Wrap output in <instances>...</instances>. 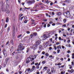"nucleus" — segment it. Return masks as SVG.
Instances as JSON below:
<instances>
[{
	"instance_id": "nucleus-25",
	"label": "nucleus",
	"mask_w": 74,
	"mask_h": 74,
	"mask_svg": "<svg viewBox=\"0 0 74 74\" xmlns=\"http://www.w3.org/2000/svg\"><path fill=\"white\" fill-rule=\"evenodd\" d=\"M64 73H65V71H62L61 72V74H64Z\"/></svg>"
},
{
	"instance_id": "nucleus-39",
	"label": "nucleus",
	"mask_w": 74,
	"mask_h": 74,
	"mask_svg": "<svg viewBox=\"0 0 74 74\" xmlns=\"http://www.w3.org/2000/svg\"><path fill=\"white\" fill-rule=\"evenodd\" d=\"M47 68H48V67H44V68H43V70H44V69H47Z\"/></svg>"
},
{
	"instance_id": "nucleus-37",
	"label": "nucleus",
	"mask_w": 74,
	"mask_h": 74,
	"mask_svg": "<svg viewBox=\"0 0 74 74\" xmlns=\"http://www.w3.org/2000/svg\"><path fill=\"white\" fill-rule=\"evenodd\" d=\"M50 71V69H48L47 71V73H49V72Z\"/></svg>"
},
{
	"instance_id": "nucleus-15",
	"label": "nucleus",
	"mask_w": 74,
	"mask_h": 74,
	"mask_svg": "<svg viewBox=\"0 0 74 74\" xmlns=\"http://www.w3.org/2000/svg\"><path fill=\"white\" fill-rule=\"evenodd\" d=\"M27 3L28 4H32V3L31 2V1H27Z\"/></svg>"
},
{
	"instance_id": "nucleus-64",
	"label": "nucleus",
	"mask_w": 74,
	"mask_h": 74,
	"mask_svg": "<svg viewBox=\"0 0 74 74\" xmlns=\"http://www.w3.org/2000/svg\"><path fill=\"white\" fill-rule=\"evenodd\" d=\"M52 26H55V24L53 23V24H52Z\"/></svg>"
},
{
	"instance_id": "nucleus-51",
	"label": "nucleus",
	"mask_w": 74,
	"mask_h": 74,
	"mask_svg": "<svg viewBox=\"0 0 74 74\" xmlns=\"http://www.w3.org/2000/svg\"><path fill=\"white\" fill-rule=\"evenodd\" d=\"M8 43H9V41H8L6 43V45H8Z\"/></svg>"
},
{
	"instance_id": "nucleus-57",
	"label": "nucleus",
	"mask_w": 74,
	"mask_h": 74,
	"mask_svg": "<svg viewBox=\"0 0 74 74\" xmlns=\"http://www.w3.org/2000/svg\"><path fill=\"white\" fill-rule=\"evenodd\" d=\"M53 22H52V21H50V22H49V23L50 24H52Z\"/></svg>"
},
{
	"instance_id": "nucleus-35",
	"label": "nucleus",
	"mask_w": 74,
	"mask_h": 74,
	"mask_svg": "<svg viewBox=\"0 0 74 74\" xmlns=\"http://www.w3.org/2000/svg\"><path fill=\"white\" fill-rule=\"evenodd\" d=\"M10 27H9L8 28V31H10Z\"/></svg>"
},
{
	"instance_id": "nucleus-33",
	"label": "nucleus",
	"mask_w": 74,
	"mask_h": 74,
	"mask_svg": "<svg viewBox=\"0 0 74 74\" xmlns=\"http://www.w3.org/2000/svg\"><path fill=\"white\" fill-rule=\"evenodd\" d=\"M66 19H64L63 20V22L64 23H66Z\"/></svg>"
},
{
	"instance_id": "nucleus-20",
	"label": "nucleus",
	"mask_w": 74,
	"mask_h": 74,
	"mask_svg": "<svg viewBox=\"0 0 74 74\" xmlns=\"http://www.w3.org/2000/svg\"><path fill=\"white\" fill-rule=\"evenodd\" d=\"M73 7L71 6V7H69L70 10H73Z\"/></svg>"
},
{
	"instance_id": "nucleus-22",
	"label": "nucleus",
	"mask_w": 74,
	"mask_h": 74,
	"mask_svg": "<svg viewBox=\"0 0 74 74\" xmlns=\"http://www.w3.org/2000/svg\"><path fill=\"white\" fill-rule=\"evenodd\" d=\"M32 69H34V70H32V71H34V70H35V66H32Z\"/></svg>"
},
{
	"instance_id": "nucleus-56",
	"label": "nucleus",
	"mask_w": 74,
	"mask_h": 74,
	"mask_svg": "<svg viewBox=\"0 0 74 74\" xmlns=\"http://www.w3.org/2000/svg\"><path fill=\"white\" fill-rule=\"evenodd\" d=\"M42 54H43V55H44V54H45V52L44 51H43L42 53Z\"/></svg>"
},
{
	"instance_id": "nucleus-31",
	"label": "nucleus",
	"mask_w": 74,
	"mask_h": 74,
	"mask_svg": "<svg viewBox=\"0 0 74 74\" xmlns=\"http://www.w3.org/2000/svg\"><path fill=\"white\" fill-rule=\"evenodd\" d=\"M66 46L67 47H71V45H70V44H69V45H66Z\"/></svg>"
},
{
	"instance_id": "nucleus-17",
	"label": "nucleus",
	"mask_w": 74,
	"mask_h": 74,
	"mask_svg": "<svg viewBox=\"0 0 74 74\" xmlns=\"http://www.w3.org/2000/svg\"><path fill=\"white\" fill-rule=\"evenodd\" d=\"M37 5L36 4L35 5V6L33 8V9H36V8H37Z\"/></svg>"
},
{
	"instance_id": "nucleus-63",
	"label": "nucleus",
	"mask_w": 74,
	"mask_h": 74,
	"mask_svg": "<svg viewBox=\"0 0 74 74\" xmlns=\"http://www.w3.org/2000/svg\"><path fill=\"white\" fill-rule=\"evenodd\" d=\"M39 48H42V46L41 45H40Z\"/></svg>"
},
{
	"instance_id": "nucleus-29",
	"label": "nucleus",
	"mask_w": 74,
	"mask_h": 74,
	"mask_svg": "<svg viewBox=\"0 0 74 74\" xmlns=\"http://www.w3.org/2000/svg\"><path fill=\"white\" fill-rule=\"evenodd\" d=\"M11 42L12 44L13 45H14V41H13V40H11Z\"/></svg>"
},
{
	"instance_id": "nucleus-14",
	"label": "nucleus",
	"mask_w": 74,
	"mask_h": 74,
	"mask_svg": "<svg viewBox=\"0 0 74 74\" xmlns=\"http://www.w3.org/2000/svg\"><path fill=\"white\" fill-rule=\"evenodd\" d=\"M9 59L10 58H8L5 59V61L6 63H7V62H8V60H9Z\"/></svg>"
},
{
	"instance_id": "nucleus-3",
	"label": "nucleus",
	"mask_w": 74,
	"mask_h": 74,
	"mask_svg": "<svg viewBox=\"0 0 74 74\" xmlns=\"http://www.w3.org/2000/svg\"><path fill=\"white\" fill-rule=\"evenodd\" d=\"M32 59V58H31L30 57H28L27 58V59L26 60V63H29L31 61V60Z\"/></svg>"
},
{
	"instance_id": "nucleus-8",
	"label": "nucleus",
	"mask_w": 74,
	"mask_h": 74,
	"mask_svg": "<svg viewBox=\"0 0 74 74\" xmlns=\"http://www.w3.org/2000/svg\"><path fill=\"white\" fill-rule=\"evenodd\" d=\"M41 43V42L39 40L36 42V44L38 45H40V44Z\"/></svg>"
},
{
	"instance_id": "nucleus-40",
	"label": "nucleus",
	"mask_w": 74,
	"mask_h": 74,
	"mask_svg": "<svg viewBox=\"0 0 74 74\" xmlns=\"http://www.w3.org/2000/svg\"><path fill=\"white\" fill-rule=\"evenodd\" d=\"M60 49H58L57 50V53H59V52H60Z\"/></svg>"
},
{
	"instance_id": "nucleus-48",
	"label": "nucleus",
	"mask_w": 74,
	"mask_h": 74,
	"mask_svg": "<svg viewBox=\"0 0 74 74\" xmlns=\"http://www.w3.org/2000/svg\"><path fill=\"white\" fill-rule=\"evenodd\" d=\"M52 14L53 15H55V13H54V12H52Z\"/></svg>"
},
{
	"instance_id": "nucleus-43",
	"label": "nucleus",
	"mask_w": 74,
	"mask_h": 74,
	"mask_svg": "<svg viewBox=\"0 0 74 74\" xmlns=\"http://www.w3.org/2000/svg\"><path fill=\"white\" fill-rule=\"evenodd\" d=\"M62 65V63H59L57 64V65H58V66H59V65Z\"/></svg>"
},
{
	"instance_id": "nucleus-12",
	"label": "nucleus",
	"mask_w": 74,
	"mask_h": 74,
	"mask_svg": "<svg viewBox=\"0 0 74 74\" xmlns=\"http://www.w3.org/2000/svg\"><path fill=\"white\" fill-rule=\"evenodd\" d=\"M57 15H61V12H60L57 13Z\"/></svg>"
},
{
	"instance_id": "nucleus-54",
	"label": "nucleus",
	"mask_w": 74,
	"mask_h": 74,
	"mask_svg": "<svg viewBox=\"0 0 74 74\" xmlns=\"http://www.w3.org/2000/svg\"><path fill=\"white\" fill-rule=\"evenodd\" d=\"M46 16H48V13H46Z\"/></svg>"
},
{
	"instance_id": "nucleus-44",
	"label": "nucleus",
	"mask_w": 74,
	"mask_h": 74,
	"mask_svg": "<svg viewBox=\"0 0 74 74\" xmlns=\"http://www.w3.org/2000/svg\"><path fill=\"white\" fill-rule=\"evenodd\" d=\"M70 42V40H68L67 41V42H68V43H69Z\"/></svg>"
},
{
	"instance_id": "nucleus-38",
	"label": "nucleus",
	"mask_w": 74,
	"mask_h": 74,
	"mask_svg": "<svg viewBox=\"0 0 74 74\" xmlns=\"http://www.w3.org/2000/svg\"><path fill=\"white\" fill-rule=\"evenodd\" d=\"M19 58V57H18V56H16V59H18Z\"/></svg>"
},
{
	"instance_id": "nucleus-13",
	"label": "nucleus",
	"mask_w": 74,
	"mask_h": 74,
	"mask_svg": "<svg viewBox=\"0 0 74 74\" xmlns=\"http://www.w3.org/2000/svg\"><path fill=\"white\" fill-rule=\"evenodd\" d=\"M65 14H66V15H67V14H70V13L69 12H65L64 13ZM69 17H70V14H69Z\"/></svg>"
},
{
	"instance_id": "nucleus-61",
	"label": "nucleus",
	"mask_w": 74,
	"mask_h": 74,
	"mask_svg": "<svg viewBox=\"0 0 74 74\" xmlns=\"http://www.w3.org/2000/svg\"><path fill=\"white\" fill-rule=\"evenodd\" d=\"M24 23H27V21L26 20H25L24 21Z\"/></svg>"
},
{
	"instance_id": "nucleus-59",
	"label": "nucleus",
	"mask_w": 74,
	"mask_h": 74,
	"mask_svg": "<svg viewBox=\"0 0 74 74\" xmlns=\"http://www.w3.org/2000/svg\"><path fill=\"white\" fill-rule=\"evenodd\" d=\"M62 49H64V46H62Z\"/></svg>"
},
{
	"instance_id": "nucleus-46",
	"label": "nucleus",
	"mask_w": 74,
	"mask_h": 74,
	"mask_svg": "<svg viewBox=\"0 0 74 74\" xmlns=\"http://www.w3.org/2000/svg\"><path fill=\"white\" fill-rule=\"evenodd\" d=\"M5 51H6V50H5V49H4L3 50V52H5Z\"/></svg>"
},
{
	"instance_id": "nucleus-26",
	"label": "nucleus",
	"mask_w": 74,
	"mask_h": 74,
	"mask_svg": "<svg viewBox=\"0 0 74 74\" xmlns=\"http://www.w3.org/2000/svg\"><path fill=\"white\" fill-rule=\"evenodd\" d=\"M56 25H62V23H60L58 22L56 23Z\"/></svg>"
},
{
	"instance_id": "nucleus-32",
	"label": "nucleus",
	"mask_w": 74,
	"mask_h": 74,
	"mask_svg": "<svg viewBox=\"0 0 74 74\" xmlns=\"http://www.w3.org/2000/svg\"><path fill=\"white\" fill-rule=\"evenodd\" d=\"M73 71H74V70L73 69H72L70 71V72L71 73H73Z\"/></svg>"
},
{
	"instance_id": "nucleus-23",
	"label": "nucleus",
	"mask_w": 74,
	"mask_h": 74,
	"mask_svg": "<svg viewBox=\"0 0 74 74\" xmlns=\"http://www.w3.org/2000/svg\"><path fill=\"white\" fill-rule=\"evenodd\" d=\"M6 12L7 13V14H9V13H10V10H8L7 11H6Z\"/></svg>"
},
{
	"instance_id": "nucleus-2",
	"label": "nucleus",
	"mask_w": 74,
	"mask_h": 74,
	"mask_svg": "<svg viewBox=\"0 0 74 74\" xmlns=\"http://www.w3.org/2000/svg\"><path fill=\"white\" fill-rule=\"evenodd\" d=\"M37 35V33L36 32H35L33 34H31L30 35L31 37V38H32L33 37H34Z\"/></svg>"
},
{
	"instance_id": "nucleus-49",
	"label": "nucleus",
	"mask_w": 74,
	"mask_h": 74,
	"mask_svg": "<svg viewBox=\"0 0 74 74\" xmlns=\"http://www.w3.org/2000/svg\"><path fill=\"white\" fill-rule=\"evenodd\" d=\"M66 56L67 58H69V56H70L69 54H67Z\"/></svg>"
},
{
	"instance_id": "nucleus-21",
	"label": "nucleus",
	"mask_w": 74,
	"mask_h": 74,
	"mask_svg": "<svg viewBox=\"0 0 74 74\" xmlns=\"http://www.w3.org/2000/svg\"><path fill=\"white\" fill-rule=\"evenodd\" d=\"M6 8H8V7H9V5H8V4L6 3Z\"/></svg>"
},
{
	"instance_id": "nucleus-9",
	"label": "nucleus",
	"mask_w": 74,
	"mask_h": 74,
	"mask_svg": "<svg viewBox=\"0 0 74 74\" xmlns=\"http://www.w3.org/2000/svg\"><path fill=\"white\" fill-rule=\"evenodd\" d=\"M3 53L4 54V56H6L7 55V51H6L3 52Z\"/></svg>"
},
{
	"instance_id": "nucleus-16",
	"label": "nucleus",
	"mask_w": 74,
	"mask_h": 74,
	"mask_svg": "<svg viewBox=\"0 0 74 74\" xmlns=\"http://www.w3.org/2000/svg\"><path fill=\"white\" fill-rule=\"evenodd\" d=\"M8 21H9V20H8V18H6V22H7V23H8Z\"/></svg>"
},
{
	"instance_id": "nucleus-1",
	"label": "nucleus",
	"mask_w": 74,
	"mask_h": 74,
	"mask_svg": "<svg viewBox=\"0 0 74 74\" xmlns=\"http://www.w3.org/2000/svg\"><path fill=\"white\" fill-rule=\"evenodd\" d=\"M23 45V44H22V43H20L19 44V47L17 49V51H23L25 49V47Z\"/></svg>"
},
{
	"instance_id": "nucleus-53",
	"label": "nucleus",
	"mask_w": 74,
	"mask_h": 74,
	"mask_svg": "<svg viewBox=\"0 0 74 74\" xmlns=\"http://www.w3.org/2000/svg\"><path fill=\"white\" fill-rule=\"evenodd\" d=\"M63 36H64V37H67V36L65 34H64L63 35Z\"/></svg>"
},
{
	"instance_id": "nucleus-52",
	"label": "nucleus",
	"mask_w": 74,
	"mask_h": 74,
	"mask_svg": "<svg viewBox=\"0 0 74 74\" xmlns=\"http://www.w3.org/2000/svg\"><path fill=\"white\" fill-rule=\"evenodd\" d=\"M67 52L68 53H70V51L69 50L68 51H67Z\"/></svg>"
},
{
	"instance_id": "nucleus-42",
	"label": "nucleus",
	"mask_w": 74,
	"mask_h": 74,
	"mask_svg": "<svg viewBox=\"0 0 74 74\" xmlns=\"http://www.w3.org/2000/svg\"><path fill=\"white\" fill-rule=\"evenodd\" d=\"M26 33L27 34H29V33H30V32L29 31H27L26 32Z\"/></svg>"
},
{
	"instance_id": "nucleus-10",
	"label": "nucleus",
	"mask_w": 74,
	"mask_h": 74,
	"mask_svg": "<svg viewBox=\"0 0 74 74\" xmlns=\"http://www.w3.org/2000/svg\"><path fill=\"white\" fill-rule=\"evenodd\" d=\"M31 1V4H34V3H35V1L34 0H29Z\"/></svg>"
},
{
	"instance_id": "nucleus-30",
	"label": "nucleus",
	"mask_w": 74,
	"mask_h": 74,
	"mask_svg": "<svg viewBox=\"0 0 74 74\" xmlns=\"http://www.w3.org/2000/svg\"><path fill=\"white\" fill-rule=\"evenodd\" d=\"M45 55L46 56H49V54L48 53H46Z\"/></svg>"
},
{
	"instance_id": "nucleus-7",
	"label": "nucleus",
	"mask_w": 74,
	"mask_h": 74,
	"mask_svg": "<svg viewBox=\"0 0 74 74\" xmlns=\"http://www.w3.org/2000/svg\"><path fill=\"white\" fill-rule=\"evenodd\" d=\"M51 71L52 72V73H53V72H54V73H55V72H56V71H55V70H54V68H53V67H52Z\"/></svg>"
},
{
	"instance_id": "nucleus-28",
	"label": "nucleus",
	"mask_w": 74,
	"mask_h": 74,
	"mask_svg": "<svg viewBox=\"0 0 74 74\" xmlns=\"http://www.w3.org/2000/svg\"><path fill=\"white\" fill-rule=\"evenodd\" d=\"M45 63H46V62H45V61H43L42 62V64H45Z\"/></svg>"
},
{
	"instance_id": "nucleus-6",
	"label": "nucleus",
	"mask_w": 74,
	"mask_h": 74,
	"mask_svg": "<svg viewBox=\"0 0 74 74\" xmlns=\"http://www.w3.org/2000/svg\"><path fill=\"white\" fill-rule=\"evenodd\" d=\"M38 45H37V44L34 45L32 47L33 48H34V49H36V47H38Z\"/></svg>"
},
{
	"instance_id": "nucleus-60",
	"label": "nucleus",
	"mask_w": 74,
	"mask_h": 74,
	"mask_svg": "<svg viewBox=\"0 0 74 74\" xmlns=\"http://www.w3.org/2000/svg\"><path fill=\"white\" fill-rule=\"evenodd\" d=\"M29 49H28L27 50V53L28 52H29Z\"/></svg>"
},
{
	"instance_id": "nucleus-18",
	"label": "nucleus",
	"mask_w": 74,
	"mask_h": 74,
	"mask_svg": "<svg viewBox=\"0 0 74 74\" xmlns=\"http://www.w3.org/2000/svg\"><path fill=\"white\" fill-rule=\"evenodd\" d=\"M22 36V34H21L19 35L17 37L18 38H20V37H21V36Z\"/></svg>"
},
{
	"instance_id": "nucleus-11",
	"label": "nucleus",
	"mask_w": 74,
	"mask_h": 74,
	"mask_svg": "<svg viewBox=\"0 0 74 74\" xmlns=\"http://www.w3.org/2000/svg\"><path fill=\"white\" fill-rule=\"evenodd\" d=\"M65 3H70L71 1L70 0H66L64 1Z\"/></svg>"
},
{
	"instance_id": "nucleus-47",
	"label": "nucleus",
	"mask_w": 74,
	"mask_h": 74,
	"mask_svg": "<svg viewBox=\"0 0 74 74\" xmlns=\"http://www.w3.org/2000/svg\"><path fill=\"white\" fill-rule=\"evenodd\" d=\"M25 9H30V7L27 8H25Z\"/></svg>"
},
{
	"instance_id": "nucleus-58",
	"label": "nucleus",
	"mask_w": 74,
	"mask_h": 74,
	"mask_svg": "<svg viewBox=\"0 0 74 74\" xmlns=\"http://www.w3.org/2000/svg\"><path fill=\"white\" fill-rule=\"evenodd\" d=\"M52 49V47H49V50H51Z\"/></svg>"
},
{
	"instance_id": "nucleus-62",
	"label": "nucleus",
	"mask_w": 74,
	"mask_h": 74,
	"mask_svg": "<svg viewBox=\"0 0 74 74\" xmlns=\"http://www.w3.org/2000/svg\"><path fill=\"white\" fill-rule=\"evenodd\" d=\"M58 38V37H56L55 38V40H57V39Z\"/></svg>"
},
{
	"instance_id": "nucleus-19",
	"label": "nucleus",
	"mask_w": 74,
	"mask_h": 74,
	"mask_svg": "<svg viewBox=\"0 0 74 74\" xmlns=\"http://www.w3.org/2000/svg\"><path fill=\"white\" fill-rule=\"evenodd\" d=\"M23 16V14H20L19 15V18H21V16Z\"/></svg>"
},
{
	"instance_id": "nucleus-36",
	"label": "nucleus",
	"mask_w": 74,
	"mask_h": 74,
	"mask_svg": "<svg viewBox=\"0 0 74 74\" xmlns=\"http://www.w3.org/2000/svg\"><path fill=\"white\" fill-rule=\"evenodd\" d=\"M54 49H55V50L57 49V47L56 46H54Z\"/></svg>"
},
{
	"instance_id": "nucleus-34",
	"label": "nucleus",
	"mask_w": 74,
	"mask_h": 74,
	"mask_svg": "<svg viewBox=\"0 0 74 74\" xmlns=\"http://www.w3.org/2000/svg\"><path fill=\"white\" fill-rule=\"evenodd\" d=\"M36 68H37V69H39V68L40 67L39 66V65H38L36 67Z\"/></svg>"
},
{
	"instance_id": "nucleus-45",
	"label": "nucleus",
	"mask_w": 74,
	"mask_h": 74,
	"mask_svg": "<svg viewBox=\"0 0 74 74\" xmlns=\"http://www.w3.org/2000/svg\"><path fill=\"white\" fill-rule=\"evenodd\" d=\"M37 56V54H35L34 56L35 57V58H36V56Z\"/></svg>"
},
{
	"instance_id": "nucleus-5",
	"label": "nucleus",
	"mask_w": 74,
	"mask_h": 74,
	"mask_svg": "<svg viewBox=\"0 0 74 74\" xmlns=\"http://www.w3.org/2000/svg\"><path fill=\"white\" fill-rule=\"evenodd\" d=\"M30 71V72H32V71H31V70H30V69L28 68V69H26L25 73H29V72H27V71Z\"/></svg>"
},
{
	"instance_id": "nucleus-55",
	"label": "nucleus",
	"mask_w": 74,
	"mask_h": 74,
	"mask_svg": "<svg viewBox=\"0 0 74 74\" xmlns=\"http://www.w3.org/2000/svg\"><path fill=\"white\" fill-rule=\"evenodd\" d=\"M34 64V62H33L31 63V64L32 65V64Z\"/></svg>"
},
{
	"instance_id": "nucleus-4",
	"label": "nucleus",
	"mask_w": 74,
	"mask_h": 74,
	"mask_svg": "<svg viewBox=\"0 0 74 74\" xmlns=\"http://www.w3.org/2000/svg\"><path fill=\"white\" fill-rule=\"evenodd\" d=\"M44 37L43 38V40H45V39H47V38H48V37L47 36V35L46 34H44L43 35Z\"/></svg>"
},
{
	"instance_id": "nucleus-24",
	"label": "nucleus",
	"mask_w": 74,
	"mask_h": 74,
	"mask_svg": "<svg viewBox=\"0 0 74 74\" xmlns=\"http://www.w3.org/2000/svg\"><path fill=\"white\" fill-rule=\"evenodd\" d=\"M13 37H15V32H13Z\"/></svg>"
},
{
	"instance_id": "nucleus-27",
	"label": "nucleus",
	"mask_w": 74,
	"mask_h": 74,
	"mask_svg": "<svg viewBox=\"0 0 74 74\" xmlns=\"http://www.w3.org/2000/svg\"><path fill=\"white\" fill-rule=\"evenodd\" d=\"M6 4H7V3H9V0H6Z\"/></svg>"
},
{
	"instance_id": "nucleus-41",
	"label": "nucleus",
	"mask_w": 74,
	"mask_h": 74,
	"mask_svg": "<svg viewBox=\"0 0 74 74\" xmlns=\"http://www.w3.org/2000/svg\"><path fill=\"white\" fill-rule=\"evenodd\" d=\"M23 18H24V16H23V17H21L20 18V20L22 21V19H23Z\"/></svg>"
},
{
	"instance_id": "nucleus-50",
	"label": "nucleus",
	"mask_w": 74,
	"mask_h": 74,
	"mask_svg": "<svg viewBox=\"0 0 74 74\" xmlns=\"http://www.w3.org/2000/svg\"><path fill=\"white\" fill-rule=\"evenodd\" d=\"M47 26V27H49V26H50L51 25L49 24H48Z\"/></svg>"
}]
</instances>
